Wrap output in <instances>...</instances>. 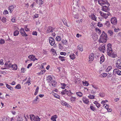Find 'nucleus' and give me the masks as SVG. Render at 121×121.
Returning <instances> with one entry per match:
<instances>
[{
    "mask_svg": "<svg viewBox=\"0 0 121 121\" xmlns=\"http://www.w3.org/2000/svg\"><path fill=\"white\" fill-rule=\"evenodd\" d=\"M107 51L108 52V55L109 56L112 57H116L117 56L113 52L112 49L109 46V44H108L107 45Z\"/></svg>",
    "mask_w": 121,
    "mask_h": 121,
    "instance_id": "nucleus-1",
    "label": "nucleus"
},
{
    "mask_svg": "<svg viewBox=\"0 0 121 121\" xmlns=\"http://www.w3.org/2000/svg\"><path fill=\"white\" fill-rule=\"evenodd\" d=\"M101 35L99 40V43H105L107 41V35Z\"/></svg>",
    "mask_w": 121,
    "mask_h": 121,
    "instance_id": "nucleus-2",
    "label": "nucleus"
},
{
    "mask_svg": "<svg viewBox=\"0 0 121 121\" xmlns=\"http://www.w3.org/2000/svg\"><path fill=\"white\" fill-rule=\"evenodd\" d=\"M99 4L101 5H103V4H107V5L109 6L110 4L108 3V1L106 0H98Z\"/></svg>",
    "mask_w": 121,
    "mask_h": 121,
    "instance_id": "nucleus-3",
    "label": "nucleus"
},
{
    "mask_svg": "<svg viewBox=\"0 0 121 121\" xmlns=\"http://www.w3.org/2000/svg\"><path fill=\"white\" fill-rule=\"evenodd\" d=\"M111 22L113 25H116L117 23V18L115 17H112L111 20Z\"/></svg>",
    "mask_w": 121,
    "mask_h": 121,
    "instance_id": "nucleus-4",
    "label": "nucleus"
},
{
    "mask_svg": "<svg viewBox=\"0 0 121 121\" xmlns=\"http://www.w3.org/2000/svg\"><path fill=\"white\" fill-rule=\"evenodd\" d=\"M116 66L118 69H121V59H119L117 60Z\"/></svg>",
    "mask_w": 121,
    "mask_h": 121,
    "instance_id": "nucleus-5",
    "label": "nucleus"
},
{
    "mask_svg": "<svg viewBox=\"0 0 121 121\" xmlns=\"http://www.w3.org/2000/svg\"><path fill=\"white\" fill-rule=\"evenodd\" d=\"M99 13L100 14L101 16L105 19H106L108 17V16L110 14V13H107V14L104 13L101 11H100L99 12Z\"/></svg>",
    "mask_w": 121,
    "mask_h": 121,
    "instance_id": "nucleus-6",
    "label": "nucleus"
},
{
    "mask_svg": "<svg viewBox=\"0 0 121 121\" xmlns=\"http://www.w3.org/2000/svg\"><path fill=\"white\" fill-rule=\"evenodd\" d=\"M102 10L105 12H108L110 10L109 6H104L102 7Z\"/></svg>",
    "mask_w": 121,
    "mask_h": 121,
    "instance_id": "nucleus-7",
    "label": "nucleus"
},
{
    "mask_svg": "<svg viewBox=\"0 0 121 121\" xmlns=\"http://www.w3.org/2000/svg\"><path fill=\"white\" fill-rule=\"evenodd\" d=\"M49 43L52 46L55 43L54 40L52 37H50L49 38Z\"/></svg>",
    "mask_w": 121,
    "mask_h": 121,
    "instance_id": "nucleus-8",
    "label": "nucleus"
},
{
    "mask_svg": "<svg viewBox=\"0 0 121 121\" xmlns=\"http://www.w3.org/2000/svg\"><path fill=\"white\" fill-rule=\"evenodd\" d=\"M115 72L118 75H121V71L119 70L118 69H115L113 71V74H115L114 73Z\"/></svg>",
    "mask_w": 121,
    "mask_h": 121,
    "instance_id": "nucleus-9",
    "label": "nucleus"
},
{
    "mask_svg": "<svg viewBox=\"0 0 121 121\" xmlns=\"http://www.w3.org/2000/svg\"><path fill=\"white\" fill-rule=\"evenodd\" d=\"M94 55L93 53H91L89 55V61H92L94 59Z\"/></svg>",
    "mask_w": 121,
    "mask_h": 121,
    "instance_id": "nucleus-10",
    "label": "nucleus"
},
{
    "mask_svg": "<svg viewBox=\"0 0 121 121\" xmlns=\"http://www.w3.org/2000/svg\"><path fill=\"white\" fill-rule=\"evenodd\" d=\"M105 45L104 44L103 46L99 48V50L104 53V51H105Z\"/></svg>",
    "mask_w": 121,
    "mask_h": 121,
    "instance_id": "nucleus-11",
    "label": "nucleus"
},
{
    "mask_svg": "<svg viewBox=\"0 0 121 121\" xmlns=\"http://www.w3.org/2000/svg\"><path fill=\"white\" fill-rule=\"evenodd\" d=\"M52 28L51 26H48L47 28L46 32L47 33H49L50 32H52Z\"/></svg>",
    "mask_w": 121,
    "mask_h": 121,
    "instance_id": "nucleus-12",
    "label": "nucleus"
},
{
    "mask_svg": "<svg viewBox=\"0 0 121 121\" xmlns=\"http://www.w3.org/2000/svg\"><path fill=\"white\" fill-rule=\"evenodd\" d=\"M11 63L10 62V61H9L7 62H6L4 64V65L5 67L7 66V67H8L9 68L11 67Z\"/></svg>",
    "mask_w": 121,
    "mask_h": 121,
    "instance_id": "nucleus-13",
    "label": "nucleus"
},
{
    "mask_svg": "<svg viewBox=\"0 0 121 121\" xmlns=\"http://www.w3.org/2000/svg\"><path fill=\"white\" fill-rule=\"evenodd\" d=\"M92 86L93 88L92 89V90H91V93L93 94L96 92L97 88L96 87H94V86Z\"/></svg>",
    "mask_w": 121,
    "mask_h": 121,
    "instance_id": "nucleus-14",
    "label": "nucleus"
},
{
    "mask_svg": "<svg viewBox=\"0 0 121 121\" xmlns=\"http://www.w3.org/2000/svg\"><path fill=\"white\" fill-rule=\"evenodd\" d=\"M82 100L83 102L86 104H88L89 102V100L88 99H86L85 97H83L82 99Z\"/></svg>",
    "mask_w": 121,
    "mask_h": 121,
    "instance_id": "nucleus-15",
    "label": "nucleus"
},
{
    "mask_svg": "<svg viewBox=\"0 0 121 121\" xmlns=\"http://www.w3.org/2000/svg\"><path fill=\"white\" fill-rule=\"evenodd\" d=\"M61 104L62 105L65 106L69 108L70 106V105H69L68 104L64 101H61Z\"/></svg>",
    "mask_w": 121,
    "mask_h": 121,
    "instance_id": "nucleus-16",
    "label": "nucleus"
},
{
    "mask_svg": "<svg viewBox=\"0 0 121 121\" xmlns=\"http://www.w3.org/2000/svg\"><path fill=\"white\" fill-rule=\"evenodd\" d=\"M11 67L12 69L13 70H16L17 69V66L16 64H15L13 65H11Z\"/></svg>",
    "mask_w": 121,
    "mask_h": 121,
    "instance_id": "nucleus-17",
    "label": "nucleus"
},
{
    "mask_svg": "<svg viewBox=\"0 0 121 121\" xmlns=\"http://www.w3.org/2000/svg\"><path fill=\"white\" fill-rule=\"evenodd\" d=\"M14 8V6L13 5H11L8 8V9L9 10V11L10 13L12 12Z\"/></svg>",
    "mask_w": 121,
    "mask_h": 121,
    "instance_id": "nucleus-18",
    "label": "nucleus"
},
{
    "mask_svg": "<svg viewBox=\"0 0 121 121\" xmlns=\"http://www.w3.org/2000/svg\"><path fill=\"white\" fill-rule=\"evenodd\" d=\"M104 60V56L102 55L100 57V63L101 64Z\"/></svg>",
    "mask_w": 121,
    "mask_h": 121,
    "instance_id": "nucleus-19",
    "label": "nucleus"
},
{
    "mask_svg": "<svg viewBox=\"0 0 121 121\" xmlns=\"http://www.w3.org/2000/svg\"><path fill=\"white\" fill-rule=\"evenodd\" d=\"M40 118H39L38 116L35 117V116L33 119V121H40Z\"/></svg>",
    "mask_w": 121,
    "mask_h": 121,
    "instance_id": "nucleus-20",
    "label": "nucleus"
},
{
    "mask_svg": "<svg viewBox=\"0 0 121 121\" xmlns=\"http://www.w3.org/2000/svg\"><path fill=\"white\" fill-rule=\"evenodd\" d=\"M57 117V116L56 115H55L54 116H52L51 119L53 121H56V119Z\"/></svg>",
    "mask_w": 121,
    "mask_h": 121,
    "instance_id": "nucleus-21",
    "label": "nucleus"
},
{
    "mask_svg": "<svg viewBox=\"0 0 121 121\" xmlns=\"http://www.w3.org/2000/svg\"><path fill=\"white\" fill-rule=\"evenodd\" d=\"M65 94H67L68 96H70L71 95V91L69 90V91H68V90H67L66 89H65L64 90Z\"/></svg>",
    "mask_w": 121,
    "mask_h": 121,
    "instance_id": "nucleus-22",
    "label": "nucleus"
},
{
    "mask_svg": "<svg viewBox=\"0 0 121 121\" xmlns=\"http://www.w3.org/2000/svg\"><path fill=\"white\" fill-rule=\"evenodd\" d=\"M75 56H76L73 53L71 54L69 56L70 57L72 60H73L75 59L76 58Z\"/></svg>",
    "mask_w": 121,
    "mask_h": 121,
    "instance_id": "nucleus-23",
    "label": "nucleus"
},
{
    "mask_svg": "<svg viewBox=\"0 0 121 121\" xmlns=\"http://www.w3.org/2000/svg\"><path fill=\"white\" fill-rule=\"evenodd\" d=\"M76 94L77 96L79 97H81L82 95V93L80 91L76 92Z\"/></svg>",
    "mask_w": 121,
    "mask_h": 121,
    "instance_id": "nucleus-24",
    "label": "nucleus"
},
{
    "mask_svg": "<svg viewBox=\"0 0 121 121\" xmlns=\"http://www.w3.org/2000/svg\"><path fill=\"white\" fill-rule=\"evenodd\" d=\"M108 34L109 35L111 36H112L113 33V31L111 30H108Z\"/></svg>",
    "mask_w": 121,
    "mask_h": 121,
    "instance_id": "nucleus-25",
    "label": "nucleus"
},
{
    "mask_svg": "<svg viewBox=\"0 0 121 121\" xmlns=\"http://www.w3.org/2000/svg\"><path fill=\"white\" fill-rule=\"evenodd\" d=\"M94 103L95 105L98 108H99L101 105L96 101H95L94 102Z\"/></svg>",
    "mask_w": 121,
    "mask_h": 121,
    "instance_id": "nucleus-26",
    "label": "nucleus"
},
{
    "mask_svg": "<svg viewBox=\"0 0 121 121\" xmlns=\"http://www.w3.org/2000/svg\"><path fill=\"white\" fill-rule=\"evenodd\" d=\"M77 48L81 51H83V49L82 46L81 45H79L77 46Z\"/></svg>",
    "mask_w": 121,
    "mask_h": 121,
    "instance_id": "nucleus-27",
    "label": "nucleus"
},
{
    "mask_svg": "<svg viewBox=\"0 0 121 121\" xmlns=\"http://www.w3.org/2000/svg\"><path fill=\"white\" fill-rule=\"evenodd\" d=\"M82 83L84 86H88L89 85V84L88 82H87L86 81H85L84 82L83 81Z\"/></svg>",
    "mask_w": 121,
    "mask_h": 121,
    "instance_id": "nucleus-28",
    "label": "nucleus"
},
{
    "mask_svg": "<svg viewBox=\"0 0 121 121\" xmlns=\"http://www.w3.org/2000/svg\"><path fill=\"white\" fill-rule=\"evenodd\" d=\"M6 87L8 89H10L11 90H13V88L11 86L8 85L7 84H6Z\"/></svg>",
    "mask_w": 121,
    "mask_h": 121,
    "instance_id": "nucleus-29",
    "label": "nucleus"
},
{
    "mask_svg": "<svg viewBox=\"0 0 121 121\" xmlns=\"http://www.w3.org/2000/svg\"><path fill=\"white\" fill-rule=\"evenodd\" d=\"M7 20V19H6V18L4 17H3L1 21L4 23H5L6 22V21Z\"/></svg>",
    "mask_w": 121,
    "mask_h": 121,
    "instance_id": "nucleus-30",
    "label": "nucleus"
},
{
    "mask_svg": "<svg viewBox=\"0 0 121 121\" xmlns=\"http://www.w3.org/2000/svg\"><path fill=\"white\" fill-rule=\"evenodd\" d=\"M39 89V87L38 86H37V88L35 89V93L34 95H36L38 92V91Z\"/></svg>",
    "mask_w": 121,
    "mask_h": 121,
    "instance_id": "nucleus-31",
    "label": "nucleus"
},
{
    "mask_svg": "<svg viewBox=\"0 0 121 121\" xmlns=\"http://www.w3.org/2000/svg\"><path fill=\"white\" fill-rule=\"evenodd\" d=\"M112 67L111 66H109L106 69V71L107 72H108L112 69Z\"/></svg>",
    "mask_w": 121,
    "mask_h": 121,
    "instance_id": "nucleus-32",
    "label": "nucleus"
},
{
    "mask_svg": "<svg viewBox=\"0 0 121 121\" xmlns=\"http://www.w3.org/2000/svg\"><path fill=\"white\" fill-rule=\"evenodd\" d=\"M88 97L89 98L91 99H93L95 98V96L93 95H89L88 96Z\"/></svg>",
    "mask_w": 121,
    "mask_h": 121,
    "instance_id": "nucleus-33",
    "label": "nucleus"
},
{
    "mask_svg": "<svg viewBox=\"0 0 121 121\" xmlns=\"http://www.w3.org/2000/svg\"><path fill=\"white\" fill-rule=\"evenodd\" d=\"M19 34V31L17 30H16L14 33V35L16 36L18 35Z\"/></svg>",
    "mask_w": 121,
    "mask_h": 121,
    "instance_id": "nucleus-34",
    "label": "nucleus"
},
{
    "mask_svg": "<svg viewBox=\"0 0 121 121\" xmlns=\"http://www.w3.org/2000/svg\"><path fill=\"white\" fill-rule=\"evenodd\" d=\"M30 77H29L28 80V81L26 82V84H28V85H30L31 84V83L30 82Z\"/></svg>",
    "mask_w": 121,
    "mask_h": 121,
    "instance_id": "nucleus-35",
    "label": "nucleus"
},
{
    "mask_svg": "<svg viewBox=\"0 0 121 121\" xmlns=\"http://www.w3.org/2000/svg\"><path fill=\"white\" fill-rule=\"evenodd\" d=\"M15 89H20L21 88V86L19 84H18L15 87Z\"/></svg>",
    "mask_w": 121,
    "mask_h": 121,
    "instance_id": "nucleus-36",
    "label": "nucleus"
},
{
    "mask_svg": "<svg viewBox=\"0 0 121 121\" xmlns=\"http://www.w3.org/2000/svg\"><path fill=\"white\" fill-rule=\"evenodd\" d=\"M64 58L65 57H62L60 56L59 57V59L62 61H63L65 60Z\"/></svg>",
    "mask_w": 121,
    "mask_h": 121,
    "instance_id": "nucleus-37",
    "label": "nucleus"
},
{
    "mask_svg": "<svg viewBox=\"0 0 121 121\" xmlns=\"http://www.w3.org/2000/svg\"><path fill=\"white\" fill-rule=\"evenodd\" d=\"M56 39L57 41H60L61 39V37L60 36H57L56 38Z\"/></svg>",
    "mask_w": 121,
    "mask_h": 121,
    "instance_id": "nucleus-38",
    "label": "nucleus"
},
{
    "mask_svg": "<svg viewBox=\"0 0 121 121\" xmlns=\"http://www.w3.org/2000/svg\"><path fill=\"white\" fill-rule=\"evenodd\" d=\"M76 98L75 97H71L70 99L72 101H75Z\"/></svg>",
    "mask_w": 121,
    "mask_h": 121,
    "instance_id": "nucleus-39",
    "label": "nucleus"
},
{
    "mask_svg": "<svg viewBox=\"0 0 121 121\" xmlns=\"http://www.w3.org/2000/svg\"><path fill=\"white\" fill-rule=\"evenodd\" d=\"M61 42L64 44H66L67 43V41L66 40L62 39L61 40Z\"/></svg>",
    "mask_w": 121,
    "mask_h": 121,
    "instance_id": "nucleus-40",
    "label": "nucleus"
},
{
    "mask_svg": "<svg viewBox=\"0 0 121 121\" xmlns=\"http://www.w3.org/2000/svg\"><path fill=\"white\" fill-rule=\"evenodd\" d=\"M30 116L31 120L33 121V118H34L35 117L34 115H30Z\"/></svg>",
    "mask_w": 121,
    "mask_h": 121,
    "instance_id": "nucleus-41",
    "label": "nucleus"
},
{
    "mask_svg": "<svg viewBox=\"0 0 121 121\" xmlns=\"http://www.w3.org/2000/svg\"><path fill=\"white\" fill-rule=\"evenodd\" d=\"M110 23L109 21H107L106 22L105 25L107 27H109Z\"/></svg>",
    "mask_w": 121,
    "mask_h": 121,
    "instance_id": "nucleus-42",
    "label": "nucleus"
},
{
    "mask_svg": "<svg viewBox=\"0 0 121 121\" xmlns=\"http://www.w3.org/2000/svg\"><path fill=\"white\" fill-rule=\"evenodd\" d=\"M56 84V82L54 81H53L52 82V84L53 86H55Z\"/></svg>",
    "mask_w": 121,
    "mask_h": 121,
    "instance_id": "nucleus-43",
    "label": "nucleus"
},
{
    "mask_svg": "<svg viewBox=\"0 0 121 121\" xmlns=\"http://www.w3.org/2000/svg\"><path fill=\"white\" fill-rule=\"evenodd\" d=\"M107 75V74L106 73H103L101 75V77H106Z\"/></svg>",
    "mask_w": 121,
    "mask_h": 121,
    "instance_id": "nucleus-44",
    "label": "nucleus"
},
{
    "mask_svg": "<svg viewBox=\"0 0 121 121\" xmlns=\"http://www.w3.org/2000/svg\"><path fill=\"white\" fill-rule=\"evenodd\" d=\"M103 26V24L100 22H99L97 24V26L100 27L102 26Z\"/></svg>",
    "mask_w": 121,
    "mask_h": 121,
    "instance_id": "nucleus-45",
    "label": "nucleus"
},
{
    "mask_svg": "<svg viewBox=\"0 0 121 121\" xmlns=\"http://www.w3.org/2000/svg\"><path fill=\"white\" fill-rule=\"evenodd\" d=\"M31 60H33L34 61H35V60H37V59L33 55H32V56Z\"/></svg>",
    "mask_w": 121,
    "mask_h": 121,
    "instance_id": "nucleus-46",
    "label": "nucleus"
},
{
    "mask_svg": "<svg viewBox=\"0 0 121 121\" xmlns=\"http://www.w3.org/2000/svg\"><path fill=\"white\" fill-rule=\"evenodd\" d=\"M47 80L51 81L52 80V78L51 76H49L47 77Z\"/></svg>",
    "mask_w": 121,
    "mask_h": 121,
    "instance_id": "nucleus-47",
    "label": "nucleus"
},
{
    "mask_svg": "<svg viewBox=\"0 0 121 121\" xmlns=\"http://www.w3.org/2000/svg\"><path fill=\"white\" fill-rule=\"evenodd\" d=\"M5 41L3 39H1L0 40V44H2L5 43Z\"/></svg>",
    "mask_w": 121,
    "mask_h": 121,
    "instance_id": "nucleus-48",
    "label": "nucleus"
},
{
    "mask_svg": "<svg viewBox=\"0 0 121 121\" xmlns=\"http://www.w3.org/2000/svg\"><path fill=\"white\" fill-rule=\"evenodd\" d=\"M95 30L96 31L98 32V33L99 34H100L101 33V30L99 29L96 28Z\"/></svg>",
    "mask_w": 121,
    "mask_h": 121,
    "instance_id": "nucleus-49",
    "label": "nucleus"
},
{
    "mask_svg": "<svg viewBox=\"0 0 121 121\" xmlns=\"http://www.w3.org/2000/svg\"><path fill=\"white\" fill-rule=\"evenodd\" d=\"M20 33L22 35L23 33L25 32L24 29L22 28L20 30Z\"/></svg>",
    "mask_w": 121,
    "mask_h": 121,
    "instance_id": "nucleus-50",
    "label": "nucleus"
},
{
    "mask_svg": "<svg viewBox=\"0 0 121 121\" xmlns=\"http://www.w3.org/2000/svg\"><path fill=\"white\" fill-rule=\"evenodd\" d=\"M21 71L22 73H24L26 71L25 69L24 68H22L21 69Z\"/></svg>",
    "mask_w": 121,
    "mask_h": 121,
    "instance_id": "nucleus-51",
    "label": "nucleus"
},
{
    "mask_svg": "<svg viewBox=\"0 0 121 121\" xmlns=\"http://www.w3.org/2000/svg\"><path fill=\"white\" fill-rule=\"evenodd\" d=\"M61 84L62 86L61 87L63 89H64L66 86V85L64 83H61Z\"/></svg>",
    "mask_w": 121,
    "mask_h": 121,
    "instance_id": "nucleus-52",
    "label": "nucleus"
},
{
    "mask_svg": "<svg viewBox=\"0 0 121 121\" xmlns=\"http://www.w3.org/2000/svg\"><path fill=\"white\" fill-rule=\"evenodd\" d=\"M90 109L93 111H94L95 110V108L94 106H90Z\"/></svg>",
    "mask_w": 121,
    "mask_h": 121,
    "instance_id": "nucleus-53",
    "label": "nucleus"
},
{
    "mask_svg": "<svg viewBox=\"0 0 121 121\" xmlns=\"http://www.w3.org/2000/svg\"><path fill=\"white\" fill-rule=\"evenodd\" d=\"M63 22L65 25L66 26H67V24L66 22V19H64V20H63Z\"/></svg>",
    "mask_w": 121,
    "mask_h": 121,
    "instance_id": "nucleus-54",
    "label": "nucleus"
},
{
    "mask_svg": "<svg viewBox=\"0 0 121 121\" xmlns=\"http://www.w3.org/2000/svg\"><path fill=\"white\" fill-rule=\"evenodd\" d=\"M73 14L74 15L73 17L75 18H77V19H78V18L79 16L78 15V14H77V15H76V14L75 15H74V13H73Z\"/></svg>",
    "mask_w": 121,
    "mask_h": 121,
    "instance_id": "nucleus-55",
    "label": "nucleus"
},
{
    "mask_svg": "<svg viewBox=\"0 0 121 121\" xmlns=\"http://www.w3.org/2000/svg\"><path fill=\"white\" fill-rule=\"evenodd\" d=\"M100 96L101 97H103L105 96V94L103 93H99Z\"/></svg>",
    "mask_w": 121,
    "mask_h": 121,
    "instance_id": "nucleus-56",
    "label": "nucleus"
},
{
    "mask_svg": "<svg viewBox=\"0 0 121 121\" xmlns=\"http://www.w3.org/2000/svg\"><path fill=\"white\" fill-rule=\"evenodd\" d=\"M54 96L55 97L57 98L58 99L59 98V96L57 94H55Z\"/></svg>",
    "mask_w": 121,
    "mask_h": 121,
    "instance_id": "nucleus-57",
    "label": "nucleus"
},
{
    "mask_svg": "<svg viewBox=\"0 0 121 121\" xmlns=\"http://www.w3.org/2000/svg\"><path fill=\"white\" fill-rule=\"evenodd\" d=\"M82 9L83 11L85 12H87L86 10L85 9V7L84 6H83L82 7Z\"/></svg>",
    "mask_w": 121,
    "mask_h": 121,
    "instance_id": "nucleus-58",
    "label": "nucleus"
},
{
    "mask_svg": "<svg viewBox=\"0 0 121 121\" xmlns=\"http://www.w3.org/2000/svg\"><path fill=\"white\" fill-rule=\"evenodd\" d=\"M8 12L7 10H4L3 12V14H8Z\"/></svg>",
    "mask_w": 121,
    "mask_h": 121,
    "instance_id": "nucleus-59",
    "label": "nucleus"
},
{
    "mask_svg": "<svg viewBox=\"0 0 121 121\" xmlns=\"http://www.w3.org/2000/svg\"><path fill=\"white\" fill-rule=\"evenodd\" d=\"M3 60L2 59H1L0 60V64L3 65L4 64V63L3 62Z\"/></svg>",
    "mask_w": 121,
    "mask_h": 121,
    "instance_id": "nucleus-60",
    "label": "nucleus"
},
{
    "mask_svg": "<svg viewBox=\"0 0 121 121\" xmlns=\"http://www.w3.org/2000/svg\"><path fill=\"white\" fill-rule=\"evenodd\" d=\"M23 36H28L26 34V33L24 32L22 35Z\"/></svg>",
    "mask_w": 121,
    "mask_h": 121,
    "instance_id": "nucleus-61",
    "label": "nucleus"
},
{
    "mask_svg": "<svg viewBox=\"0 0 121 121\" xmlns=\"http://www.w3.org/2000/svg\"><path fill=\"white\" fill-rule=\"evenodd\" d=\"M60 54L61 55L65 56L66 54V53L65 52H61Z\"/></svg>",
    "mask_w": 121,
    "mask_h": 121,
    "instance_id": "nucleus-62",
    "label": "nucleus"
},
{
    "mask_svg": "<svg viewBox=\"0 0 121 121\" xmlns=\"http://www.w3.org/2000/svg\"><path fill=\"white\" fill-rule=\"evenodd\" d=\"M38 99V96H37L36 97V99L35 100H34L33 101V103H35V102L36 101H37V99Z\"/></svg>",
    "mask_w": 121,
    "mask_h": 121,
    "instance_id": "nucleus-63",
    "label": "nucleus"
},
{
    "mask_svg": "<svg viewBox=\"0 0 121 121\" xmlns=\"http://www.w3.org/2000/svg\"><path fill=\"white\" fill-rule=\"evenodd\" d=\"M11 21L13 22H15V18L14 17H13L11 19Z\"/></svg>",
    "mask_w": 121,
    "mask_h": 121,
    "instance_id": "nucleus-64",
    "label": "nucleus"
}]
</instances>
